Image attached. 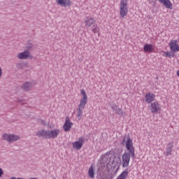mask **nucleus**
Wrapping results in <instances>:
<instances>
[{
	"mask_svg": "<svg viewBox=\"0 0 179 179\" xmlns=\"http://www.w3.org/2000/svg\"><path fill=\"white\" fill-rule=\"evenodd\" d=\"M83 143H85V138L80 137L78 138V141L73 143V148L77 150H80L82 146H83Z\"/></svg>",
	"mask_w": 179,
	"mask_h": 179,
	"instance_id": "nucleus-4",
	"label": "nucleus"
},
{
	"mask_svg": "<svg viewBox=\"0 0 179 179\" xmlns=\"http://www.w3.org/2000/svg\"><path fill=\"white\" fill-rule=\"evenodd\" d=\"M145 101L148 103V104H150L152 101H155V97L156 96L153 93L148 92L145 94Z\"/></svg>",
	"mask_w": 179,
	"mask_h": 179,
	"instance_id": "nucleus-14",
	"label": "nucleus"
},
{
	"mask_svg": "<svg viewBox=\"0 0 179 179\" xmlns=\"http://www.w3.org/2000/svg\"><path fill=\"white\" fill-rule=\"evenodd\" d=\"M84 23L85 24V27H87V29H89V27H92L93 24H95L96 20H94L92 17H86Z\"/></svg>",
	"mask_w": 179,
	"mask_h": 179,
	"instance_id": "nucleus-8",
	"label": "nucleus"
},
{
	"mask_svg": "<svg viewBox=\"0 0 179 179\" xmlns=\"http://www.w3.org/2000/svg\"><path fill=\"white\" fill-rule=\"evenodd\" d=\"M57 5L64 6V8L71 6V2L70 0H56Z\"/></svg>",
	"mask_w": 179,
	"mask_h": 179,
	"instance_id": "nucleus-13",
	"label": "nucleus"
},
{
	"mask_svg": "<svg viewBox=\"0 0 179 179\" xmlns=\"http://www.w3.org/2000/svg\"><path fill=\"white\" fill-rule=\"evenodd\" d=\"M17 101V103H22V104H24V100L23 99H18Z\"/></svg>",
	"mask_w": 179,
	"mask_h": 179,
	"instance_id": "nucleus-29",
	"label": "nucleus"
},
{
	"mask_svg": "<svg viewBox=\"0 0 179 179\" xmlns=\"http://www.w3.org/2000/svg\"><path fill=\"white\" fill-rule=\"evenodd\" d=\"M126 143V148L127 149L128 152H124V154H129V156H131L132 159L135 158V149L134 148V143L131 140L129 135L126 134L123 136L122 143Z\"/></svg>",
	"mask_w": 179,
	"mask_h": 179,
	"instance_id": "nucleus-1",
	"label": "nucleus"
},
{
	"mask_svg": "<svg viewBox=\"0 0 179 179\" xmlns=\"http://www.w3.org/2000/svg\"><path fill=\"white\" fill-rule=\"evenodd\" d=\"M17 58H18V59H27L28 58H30L31 59V58H33V56L30 55V52L25 50L24 52L18 53L17 55Z\"/></svg>",
	"mask_w": 179,
	"mask_h": 179,
	"instance_id": "nucleus-5",
	"label": "nucleus"
},
{
	"mask_svg": "<svg viewBox=\"0 0 179 179\" xmlns=\"http://www.w3.org/2000/svg\"><path fill=\"white\" fill-rule=\"evenodd\" d=\"M177 43H178L177 41H171L169 44V47L171 51H173V52L179 51V45Z\"/></svg>",
	"mask_w": 179,
	"mask_h": 179,
	"instance_id": "nucleus-11",
	"label": "nucleus"
},
{
	"mask_svg": "<svg viewBox=\"0 0 179 179\" xmlns=\"http://www.w3.org/2000/svg\"><path fill=\"white\" fill-rule=\"evenodd\" d=\"M115 113L117 114V115H120V117H124V112H122V110L121 108H118L116 110H115Z\"/></svg>",
	"mask_w": 179,
	"mask_h": 179,
	"instance_id": "nucleus-24",
	"label": "nucleus"
},
{
	"mask_svg": "<svg viewBox=\"0 0 179 179\" xmlns=\"http://www.w3.org/2000/svg\"><path fill=\"white\" fill-rule=\"evenodd\" d=\"M166 57H171V52H166Z\"/></svg>",
	"mask_w": 179,
	"mask_h": 179,
	"instance_id": "nucleus-30",
	"label": "nucleus"
},
{
	"mask_svg": "<svg viewBox=\"0 0 179 179\" xmlns=\"http://www.w3.org/2000/svg\"><path fill=\"white\" fill-rule=\"evenodd\" d=\"M131 155L129 154H123L122 157V167H128L129 166V160H131Z\"/></svg>",
	"mask_w": 179,
	"mask_h": 179,
	"instance_id": "nucleus-6",
	"label": "nucleus"
},
{
	"mask_svg": "<svg viewBox=\"0 0 179 179\" xmlns=\"http://www.w3.org/2000/svg\"><path fill=\"white\" fill-rule=\"evenodd\" d=\"M177 76L179 77V70L177 71Z\"/></svg>",
	"mask_w": 179,
	"mask_h": 179,
	"instance_id": "nucleus-32",
	"label": "nucleus"
},
{
	"mask_svg": "<svg viewBox=\"0 0 179 179\" xmlns=\"http://www.w3.org/2000/svg\"><path fill=\"white\" fill-rule=\"evenodd\" d=\"M32 87H33V83H29V82L24 83L22 85V89L25 92H29V91L31 90Z\"/></svg>",
	"mask_w": 179,
	"mask_h": 179,
	"instance_id": "nucleus-17",
	"label": "nucleus"
},
{
	"mask_svg": "<svg viewBox=\"0 0 179 179\" xmlns=\"http://www.w3.org/2000/svg\"><path fill=\"white\" fill-rule=\"evenodd\" d=\"M31 48H33V44L29 43V44H28V45H27V50L28 51H30V50H31Z\"/></svg>",
	"mask_w": 179,
	"mask_h": 179,
	"instance_id": "nucleus-27",
	"label": "nucleus"
},
{
	"mask_svg": "<svg viewBox=\"0 0 179 179\" xmlns=\"http://www.w3.org/2000/svg\"><path fill=\"white\" fill-rule=\"evenodd\" d=\"M86 103L80 102L78 107L77 108V117L78 120H82V115H83V108H85Z\"/></svg>",
	"mask_w": 179,
	"mask_h": 179,
	"instance_id": "nucleus-7",
	"label": "nucleus"
},
{
	"mask_svg": "<svg viewBox=\"0 0 179 179\" xmlns=\"http://www.w3.org/2000/svg\"><path fill=\"white\" fill-rule=\"evenodd\" d=\"M160 3H163L165 8L167 9H173V4L170 0H158Z\"/></svg>",
	"mask_w": 179,
	"mask_h": 179,
	"instance_id": "nucleus-16",
	"label": "nucleus"
},
{
	"mask_svg": "<svg viewBox=\"0 0 179 179\" xmlns=\"http://www.w3.org/2000/svg\"><path fill=\"white\" fill-rule=\"evenodd\" d=\"M173 151V144L169 143L166 148V156H170L171 152Z\"/></svg>",
	"mask_w": 179,
	"mask_h": 179,
	"instance_id": "nucleus-21",
	"label": "nucleus"
},
{
	"mask_svg": "<svg viewBox=\"0 0 179 179\" xmlns=\"http://www.w3.org/2000/svg\"><path fill=\"white\" fill-rule=\"evenodd\" d=\"M36 136L38 138H45V139H48V131L47 130H41L36 133Z\"/></svg>",
	"mask_w": 179,
	"mask_h": 179,
	"instance_id": "nucleus-15",
	"label": "nucleus"
},
{
	"mask_svg": "<svg viewBox=\"0 0 179 179\" xmlns=\"http://www.w3.org/2000/svg\"><path fill=\"white\" fill-rule=\"evenodd\" d=\"M128 169H127L116 179H127V177H128Z\"/></svg>",
	"mask_w": 179,
	"mask_h": 179,
	"instance_id": "nucleus-20",
	"label": "nucleus"
},
{
	"mask_svg": "<svg viewBox=\"0 0 179 179\" xmlns=\"http://www.w3.org/2000/svg\"><path fill=\"white\" fill-rule=\"evenodd\" d=\"M3 174V171L1 169V176H2Z\"/></svg>",
	"mask_w": 179,
	"mask_h": 179,
	"instance_id": "nucleus-31",
	"label": "nucleus"
},
{
	"mask_svg": "<svg viewBox=\"0 0 179 179\" xmlns=\"http://www.w3.org/2000/svg\"><path fill=\"white\" fill-rule=\"evenodd\" d=\"M53 179H55V178H53Z\"/></svg>",
	"mask_w": 179,
	"mask_h": 179,
	"instance_id": "nucleus-34",
	"label": "nucleus"
},
{
	"mask_svg": "<svg viewBox=\"0 0 179 179\" xmlns=\"http://www.w3.org/2000/svg\"><path fill=\"white\" fill-rule=\"evenodd\" d=\"M81 94L83 95V97L81 99L80 103L87 104V95L86 94V91H85V90H82Z\"/></svg>",
	"mask_w": 179,
	"mask_h": 179,
	"instance_id": "nucleus-18",
	"label": "nucleus"
},
{
	"mask_svg": "<svg viewBox=\"0 0 179 179\" xmlns=\"http://www.w3.org/2000/svg\"><path fill=\"white\" fill-rule=\"evenodd\" d=\"M26 66V63L23 62H20L16 64V67L18 68V69H22V68H24Z\"/></svg>",
	"mask_w": 179,
	"mask_h": 179,
	"instance_id": "nucleus-23",
	"label": "nucleus"
},
{
	"mask_svg": "<svg viewBox=\"0 0 179 179\" xmlns=\"http://www.w3.org/2000/svg\"><path fill=\"white\" fill-rule=\"evenodd\" d=\"M143 50L145 52H153V45L146 43L144 45Z\"/></svg>",
	"mask_w": 179,
	"mask_h": 179,
	"instance_id": "nucleus-19",
	"label": "nucleus"
},
{
	"mask_svg": "<svg viewBox=\"0 0 179 179\" xmlns=\"http://www.w3.org/2000/svg\"><path fill=\"white\" fill-rule=\"evenodd\" d=\"M120 9V17L124 19L128 15V1L121 0Z\"/></svg>",
	"mask_w": 179,
	"mask_h": 179,
	"instance_id": "nucleus-2",
	"label": "nucleus"
},
{
	"mask_svg": "<svg viewBox=\"0 0 179 179\" xmlns=\"http://www.w3.org/2000/svg\"><path fill=\"white\" fill-rule=\"evenodd\" d=\"M72 125H73V123L69 120V117L67 116L66 117L65 123L63 125L64 131L68 132L69 131H71V128H72Z\"/></svg>",
	"mask_w": 179,
	"mask_h": 179,
	"instance_id": "nucleus-10",
	"label": "nucleus"
},
{
	"mask_svg": "<svg viewBox=\"0 0 179 179\" xmlns=\"http://www.w3.org/2000/svg\"><path fill=\"white\" fill-rule=\"evenodd\" d=\"M38 122H39V124H41V125H46L45 121L43 120L42 119H38Z\"/></svg>",
	"mask_w": 179,
	"mask_h": 179,
	"instance_id": "nucleus-28",
	"label": "nucleus"
},
{
	"mask_svg": "<svg viewBox=\"0 0 179 179\" xmlns=\"http://www.w3.org/2000/svg\"><path fill=\"white\" fill-rule=\"evenodd\" d=\"M111 108L112 110H113V111H116L119 108H118V106H117V104L113 103L111 105Z\"/></svg>",
	"mask_w": 179,
	"mask_h": 179,
	"instance_id": "nucleus-26",
	"label": "nucleus"
},
{
	"mask_svg": "<svg viewBox=\"0 0 179 179\" xmlns=\"http://www.w3.org/2000/svg\"><path fill=\"white\" fill-rule=\"evenodd\" d=\"M88 176L90 178H94V171L93 170V166L92 165L89 169Z\"/></svg>",
	"mask_w": 179,
	"mask_h": 179,
	"instance_id": "nucleus-22",
	"label": "nucleus"
},
{
	"mask_svg": "<svg viewBox=\"0 0 179 179\" xmlns=\"http://www.w3.org/2000/svg\"><path fill=\"white\" fill-rule=\"evenodd\" d=\"M0 177H1V168H0Z\"/></svg>",
	"mask_w": 179,
	"mask_h": 179,
	"instance_id": "nucleus-33",
	"label": "nucleus"
},
{
	"mask_svg": "<svg viewBox=\"0 0 179 179\" xmlns=\"http://www.w3.org/2000/svg\"><path fill=\"white\" fill-rule=\"evenodd\" d=\"M150 111L152 113H157V111H160V104H159V103L156 101L151 103Z\"/></svg>",
	"mask_w": 179,
	"mask_h": 179,
	"instance_id": "nucleus-12",
	"label": "nucleus"
},
{
	"mask_svg": "<svg viewBox=\"0 0 179 179\" xmlns=\"http://www.w3.org/2000/svg\"><path fill=\"white\" fill-rule=\"evenodd\" d=\"M3 138L4 141H7L8 143H13V142H16L20 139V136L18 135H15V134H3Z\"/></svg>",
	"mask_w": 179,
	"mask_h": 179,
	"instance_id": "nucleus-3",
	"label": "nucleus"
},
{
	"mask_svg": "<svg viewBox=\"0 0 179 179\" xmlns=\"http://www.w3.org/2000/svg\"><path fill=\"white\" fill-rule=\"evenodd\" d=\"M91 30H92V31L94 32V33H99V27H97V24L93 25V26L91 27Z\"/></svg>",
	"mask_w": 179,
	"mask_h": 179,
	"instance_id": "nucleus-25",
	"label": "nucleus"
},
{
	"mask_svg": "<svg viewBox=\"0 0 179 179\" xmlns=\"http://www.w3.org/2000/svg\"><path fill=\"white\" fill-rule=\"evenodd\" d=\"M58 135H59V129H58L48 131V139H55Z\"/></svg>",
	"mask_w": 179,
	"mask_h": 179,
	"instance_id": "nucleus-9",
	"label": "nucleus"
}]
</instances>
